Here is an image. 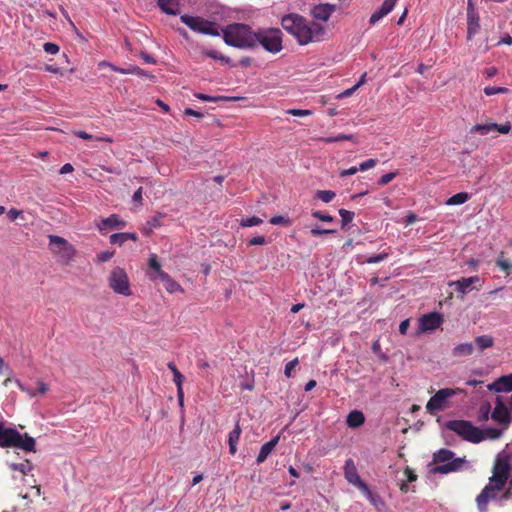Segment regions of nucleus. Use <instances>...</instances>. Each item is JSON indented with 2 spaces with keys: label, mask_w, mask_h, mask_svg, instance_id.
<instances>
[{
  "label": "nucleus",
  "mask_w": 512,
  "mask_h": 512,
  "mask_svg": "<svg viewBox=\"0 0 512 512\" xmlns=\"http://www.w3.org/2000/svg\"><path fill=\"white\" fill-rule=\"evenodd\" d=\"M266 242L264 236H256L248 240V245H264Z\"/></svg>",
  "instance_id": "e2e57ef3"
},
{
  "label": "nucleus",
  "mask_w": 512,
  "mask_h": 512,
  "mask_svg": "<svg viewBox=\"0 0 512 512\" xmlns=\"http://www.w3.org/2000/svg\"><path fill=\"white\" fill-rule=\"evenodd\" d=\"M511 130V124L506 122L504 124H497L493 122H487L485 124H476L474 125L470 132L478 133L480 135H487L491 132H499L501 134H507Z\"/></svg>",
  "instance_id": "4468645a"
},
{
  "label": "nucleus",
  "mask_w": 512,
  "mask_h": 512,
  "mask_svg": "<svg viewBox=\"0 0 512 512\" xmlns=\"http://www.w3.org/2000/svg\"><path fill=\"white\" fill-rule=\"evenodd\" d=\"M397 176V172H389L387 174H384L380 177L378 184L380 186L387 185L390 183L395 177Z\"/></svg>",
  "instance_id": "49530a36"
},
{
  "label": "nucleus",
  "mask_w": 512,
  "mask_h": 512,
  "mask_svg": "<svg viewBox=\"0 0 512 512\" xmlns=\"http://www.w3.org/2000/svg\"><path fill=\"white\" fill-rule=\"evenodd\" d=\"M384 16H386V15L379 9L371 15L369 22H370V24H375Z\"/></svg>",
  "instance_id": "680f3d73"
},
{
  "label": "nucleus",
  "mask_w": 512,
  "mask_h": 512,
  "mask_svg": "<svg viewBox=\"0 0 512 512\" xmlns=\"http://www.w3.org/2000/svg\"><path fill=\"white\" fill-rule=\"evenodd\" d=\"M354 137L352 134H339L335 137H321L319 141L323 143H333L338 141H353Z\"/></svg>",
  "instance_id": "473e14b6"
},
{
  "label": "nucleus",
  "mask_w": 512,
  "mask_h": 512,
  "mask_svg": "<svg viewBox=\"0 0 512 512\" xmlns=\"http://www.w3.org/2000/svg\"><path fill=\"white\" fill-rule=\"evenodd\" d=\"M396 2H397V0H385V1L383 2V4L381 5L380 10H381L385 15H387V14H389V13L393 10V8H394V6H395Z\"/></svg>",
  "instance_id": "a18cd8bd"
},
{
  "label": "nucleus",
  "mask_w": 512,
  "mask_h": 512,
  "mask_svg": "<svg viewBox=\"0 0 512 512\" xmlns=\"http://www.w3.org/2000/svg\"><path fill=\"white\" fill-rule=\"evenodd\" d=\"M461 392L460 389L443 388L438 390L427 402L426 409L430 413L443 410L447 398Z\"/></svg>",
  "instance_id": "9b49d317"
},
{
  "label": "nucleus",
  "mask_w": 512,
  "mask_h": 512,
  "mask_svg": "<svg viewBox=\"0 0 512 512\" xmlns=\"http://www.w3.org/2000/svg\"><path fill=\"white\" fill-rule=\"evenodd\" d=\"M142 187H139L133 194L132 196V201L137 204V205H142V201H143V198H142Z\"/></svg>",
  "instance_id": "4d7b16f0"
},
{
  "label": "nucleus",
  "mask_w": 512,
  "mask_h": 512,
  "mask_svg": "<svg viewBox=\"0 0 512 512\" xmlns=\"http://www.w3.org/2000/svg\"><path fill=\"white\" fill-rule=\"evenodd\" d=\"M23 214V211L22 210H18L16 208H11L8 212H7V216L8 218L10 219V221H15L19 216H21Z\"/></svg>",
  "instance_id": "13d9d810"
},
{
  "label": "nucleus",
  "mask_w": 512,
  "mask_h": 512,
  "mask_svg": "<svg viewBox=\"0 0 512 512\" xmlns=\"http://www.w3.org/2000/svg\"><path fill=\"white\" fill-rule=\"evenodd\" d=\"M491 417L494 421L501 424H508L510 422V414L508 409L500 399H497V403Z\"/></svg>",
  "instance_id": "6ab92c4d"
},
{
  "label": "nucleus",
  "mask_w": 512,
  "mask_h": 512,
  "mask_svg": "<svg viewBox=\"0 0 512 512\" xmlns=\"http://www.w3.org/2000/svg\"><path fill=\"white\" fill-rule=\"evenodd\" d=\"M45 52L49 54H57L59 52V46L52 42H46L43 46Z\"/></svg>",
  "instance_id": "603ef678"
},
{
  "label": "nucleus",
  "mask_w": 512,
  "mask_h": 512,
  "mask_svg": "<svg viewBox=\"0 0 512 512\" xmlns=\"http://www.w3.org/2000/svg\"><path fill=\"white\" fill-rule=\"evenodd\" d=\"M109 287L116 293L123 296L132 295L130 281L124 268L115 267L108 277Z\"/></svg>",
  "instance_id": "1a4fd4ad"
},
{
  "label": "nucleus",
  "mask_w": 512,
  "mask_h": 512,
  "mask_svg": "<svg viewBox=\"0 0 512 512\" xmlns=\"http://www.w3.org/2000/svg\"><path fill=\"white\" fill-rule=\"evenodd\" d=\"M312 216L324 222H332L334 220L333 216L324 214L321 211H313Z\"/></svg>",
  "instance_id": "8fccbe9b"
},
{
  "label": "nucleus",
  "mask_w": 512,
  "mask_h": 512,
  "mask_svg": "<svg viewBox=\"0 0 512 512\" xmlns=\"http://www.w3.org/2000/svg\"><path fill=\"white\" fill-rule=\"evenodd\" d=\"M162 218V215L161 214H158V215H155L153 217H151L148 221H147V224L151 227V228H157V227H160L161 226V222H160V219Z\"/></svg>",
  "instance_id": "6e6d98bb"
},
{
  "label": "nucleus",
  "mask_w": 512,
  "mask_h": 512,
  "mask_svg": "<svg viewBox=\"0 0 512 512\" xmlns=\"http://www.w3.org/2000/svg\"><path fill=\"white\" fill-rule=\"evenodd\" d=\"M298 363V358H295L285 365L284 374L286 377L290 378L292 376V371L296 368Z\"/></svg>",
  "instance_id": "37998d69"
},
{
  "label": "nucleus",
  "mask_w": 512,
  "mask_h": 512,
  "mask_svg": "<svg viewBox=\"0 0 512 512\" xmlns=\"http://www.w3.org/2000/svg\"><path fill=\"white\" fill-rule=\"evenodd\" d=\"M446 428L453 431L463 440L471 443H480L484 440L483 430L474 426L467 420H449L445 424Z\"/></svg>",
  "instance_id": "20e7f679"
},
{
  "label": "nucleus",
  "mask_w": 512,
  "mask_h": 512,
  "mask_svg": "<svg viewBox=\"0 0 512 512\" xmlns=\"http://www.w3.org/2000/svg\"><path fill=\"white\" fill-rule=\"evenodd\" d=\"M114 256V251H102L97 255V261L99 263H104L108 260H110Z\"/></svg>",
  "instance_id": "09e8293b"
},
{
  "label": "nucleus",
  "mask_w": 512,
  "mask_h": 512,
  "mask_svg": "<svg viewBox=\"0 0 512 512\" xmlns=\"http://www.w3.org/2000/svg\"><path fill=\"white\" fill-rule=\"evenodd\" d=\"M269 222L272 225H283V226H290L292 224V221L288 217H284L281 215H276V216L271 217Z\"/></svg>",
  "instance_id": "4c0bfd02"
},
{
  "label": "nucleus",
  "mask_w": 512,
  "mask_h": 512,
  "mask_svg": "<svg viewBox=\"0 0 512 512\" xmlns=\"http://www.w3.org/2000/svg\"><path fill=\"white\" fill-rule=\"evenodd\" d=\"M474 346L472 343H462L454 347L452 354L454 357L469 356L473 353Z\"/></svg>",
  "instance_id": "bb28decb"
},
{
  "label": "nucleus",
  "mask_w": 512,
  "mask_h": 512,
  "mask_svg": "<svg viewBox=\"0 0 512 512\" xmlns=\"http://www.w3.org/2000/svg\"><path fill=\"white\" fill-rule=\"evenodd\" d=\"M480 278L479 276H472L467 278H461L457 280L456 282H452L451 285H456L458 292L462 294L468 293L472 288L471 286L473 284L479 283Z\"/></svg>",
  "instance_id": "412c9836"
},
{
  "label": "nucleus",
  "mask_w": 512,
  "mask_h": 512,
  "mask_svg": "<svg viewBox=\"0 0 512 512\" xmlns=\"http://www.w3.org/2000/svg\"><path fill=\"white\" fill-rule=\"evenodd\" d=\"M336 194L331 190H318L315 197L324 203H329L335 198Z\"/></svg>",
  "instance_id": "f704fd0d"
},
{
  "label": "nucleus",
  "mask_w": 512,
  "mask_h": 512,
  "mask_svg": "<svg viewBox=\"0 0 512 512\" xmlns=\"http://www.w3.org/2000/svg\"><path fill=\"white\" fill-rule=\"evenodd\" d=\"M180 19L194 32L210 36H219L220 31L224 34V28H221L217 23L206 20L202 17L184 14Z\"/></svg>",
  "instance_id": "423d86ee"
},
{
  "label": "nucleus",
  "mask_w": 512,
  "mask_h": 512,
  "mask_svg": "<svg viewBox=\"0 0 512 512\" xmlns=\"http://www.w3.org/2000/svg\"><path fill=\"white\" fill-rule=\"evenodd\" d=\"M0 447H15L26 452L36 451V441L25 433L22 435L15 428H7L0 423Z\"/></svg>",
  "instance_id": "f03ea898"
},
{
  "label": "nucleus",
  "mask_w": 512,
  "mask_h": 512,
  "mask_svg": "<svg viewBox=\"0 0 512 512\" xmlns=\"http://www.w3.org/2000/svg\"><path fill=\"white\" fill-rule=\"evenodd\" d=\"M49 249L57 255L60 260L68 264L74 260L77 251L65 238L58 235H49Z\"/></svg>",
  "instance_id": "6e6552de"
},
{
  "label": "nucleus",
  "mask_w": 512,
  "mask_h": 512,
  "mask_svg": "<svg viewBox=\"0 0 512 512\" xmlns=\"http://www.w3.org/2000/svg\"><path fill=\"white\" fill-rule=\"evenodd\" d=\"M10 468L13 471H19L22 474L26 475L28 472H30L33 469V465L29 460H26L23 463H12V464H10Z\"/></svg>",
  "instance_id": "2f4dec72"
},
{
  "label": "nucleus",
  "mask_w": 512,
  "mask_h": 512,
  "mask_svg": "<svg viewBox=\"0 0 512 512\" xmlns=\"http://www.w3.org/2000/svg\"><path fill=\"white\" fill-rule=\"evenodd\" d=\"M365 422V416L361 411H351L346 418V423L350 428H358Z\"/></svg>",
  "instance_id": "b1692460"
},
{
  "label": "nucleus",
  "mask_w": 512,
  "mask_h": 512,
  "mask_svg": "<svg viewBox=\"0 0 512 512\" xmlns=\"http://www.w3.org/2000/svg\"><path fill=\"white\" fill-rule=\"evenodd\" d=\"M148 266L154 271L155 275H150V278L152 280H155L156 279V276L159 278L160 277V273L161 272H164L162 269H161V264L160 262L158 261V256L154 253L150 254L149 256V259H148Z\"/></svg>",
  "instance_id": "c85d7f7f"
},
{
  "label": "nucleus",
  "mask_w": 512,
  "mask_h": 512,
  "mask_svg": "<svg viewBox=\"0 0 512 512\" xmlns=\"http://www.w3.org/2000/svg\"><path fill=\"white\" fill-rule=\"evenodd\" d=\"M127 222L120 219L118 214H111L107 218H103L97 227L100 231L104 229H123L126 227Z\"/></svg>",
  "instance_id": "f3484780"
},
{
  "label": "nucleus",
  "mask_w": 512,
  "mask_h": 512,
  "mask_svg": "<svg viewBox=\"0 0 512 512\" xmlns=\"http://www.w3.org/2000/svg\"><path fill=\"white\" fill-rule=\"evenodd\" d=\"M389 255H390L389 251H384L378 255L368 257L366 260L363 261V263H368V264L379 263V262L385 260L386 258H388Z\"/></svg>",
  "instance_id": "58836bf2"
},
{
  "label": "nucleus",
  "mask_w": 512,
  "mask_h": 512,
  "mask_svg": "<svg viewBox=\"0 0 512 512\" xmlns=\"http://www.w3.org/2000/svg\"><path fill=\"white\" fill-rule=\"evenodd\" d=\"M483 433H484V439L485 438L497 439L501 436L502 431L497 428H487L486 430L483 431Z\"/></svg>",
  "instance_id": "79ce46f5"
},
{
  "label": "nucleus",
  "mask_w": 512,
  "mask_h": 512,
  "mask_svg": "<svg viewBox=\"0 0 512 512\" xmlns=\"http://www.w3.org/2000/svg\"><path fill=\"white\" fill-rule=\"evenodd\" d=\"M159 279L164 283V287L169 293H174L182 290L181 286L175 280H173L166 272H161Z\"/></svg>",
  "instance_id": "a878e982"
},
{
  "label": "nucleus",
  "mask_w": 512,
  "mask_h": 512,
  "mask_svg": "<svg viewBox=\"0 0 512 512\" xmlns=\"http://www.w3.org/2000/svg\"><path fill=\"white\" fill-rule=\"evenodd\" d=\"M278 441H279V436H276L261 446L259 454L256 459L257 463H263L267 459L269 454L273 451V449L277 445Z\"/></svg>",
  "instance_id": "4be33fe9"
},
{
  "label": "nucleus",
  "mask_w": 512,
  "mask_h": 512,
  "mask_svg": "<svg viewBox=\"0 0 512 512\" xmlns=\"http://www.w3.org/2000/svg\"><path fill=\"white\" fill-rule=\"evenodd\" d=\"M481 416H480V420L481 421H486L488 420V417H489V413H490V406L488 404L486 405H483L481 406Z\"/></svg>",
  "instance_id": "69168bd1"
},
{
  "label": "nucleus",
  "mask_w": 512,
  "mask_h": 512,
  "mask_svg": "<svg viewBox=\"0 0 512 512\" xmlns=\"http://www.w3.org/2000/svg\"><path fill=\"white\" fill-rule=\"evenodd\" d=\"M443 321V316L440 313L431 312L425 314L418 319V332H433L442 325Z\"/></svg>",
  "instance_id": "f8f14e48"
},
{
  "label": "nucleus",
  "mask_w": 512,
  "mask_h": 512,
  "mask_svg": "<svg viewBox=\"0 0 512 512\" xmlns=\"http://www.w3.org/2000/svg\"><path fill=\"white\" fill-rule=\"evenodd\" d=\"M335 9V5L329 3L319 4L313 7L312 15L314 18L318 20L327 21L332 15V13L335 11Z\"/></svg>",
  "instance_id": "aec40b11"
},
{
  "label": "nucleus",
  "mask_w": 512,
  "mask_h": 512,
  "mask_svg": "<svg viewBox=\"0 0 512 512\" xmlns=\"http://www.w3.org/2000/svg\"><path fill=\"white\" fill-rule=\"evenodd\" d=\"M339 215L341 216V222H342V227L343 228L347 224L352 222V220L354 219V216H355L354 212L346 210V209H340L339 210Z\"/></svg>",
  "instance_id": "e433bc0d"
},
{
  "label": "nucleus",
  "mask_w": 512,
  "mask_h": 512,
  "mask_svg": "<svg viewBox=\"0 0 512 512\" xmlns=\"http://www.w3.org/2000/svg\"><path fill=\"white\" fill-rule=\"evenodd\" d=\"M262 223V219L256 216L242 219L240 224L243 227H252Z\"/></svg>",
  "instance_id": "a19ab883"
},
{
  "label": "nucleus",
  "mask_w": 512,
  "mask_h": 512,
  "mask_svg": "<svg viewBox=\"0 0 512 512\" xmlns=\"http://www.w3.org/2000/svg\"><path fill=\"white\" fill-rule=\"evenodd\" d=\"M404 474L406 475L407 480H408L409 482L416 481V479H417V475H416V474L414 473V471H413L411 468H409V467H407V468L405 469Z\"/></svg>",
  "instance_id": "338daca9"
},
{
  "label": "nucleus",
  "mask_w": 512,
  "mask_h": 512,
  "mask_svg": "<svg viewBox=\"0 0 512 512\" xmlns=\"http://www.w3.org/2000/svg\"><path fill=\"white\" fill-rule=\"evenodd\" d=\"M168 369L173 374V381L177 388L183 387V383L185 381V376L178 370L174 362H168L167 363Z\"/></svg>",
  "instance_id": "cd10ccee"
},
{
  "label": "nucleus",
  "mask_w": 512,
  "mask_h": 512,
  "mask_svg": "<svg viewBox=\"0 0 512 512\" xmlns=\"http://www.w3.org/2000/svg\"><path fill=\"white\" fill-rule=\"evenodd\" d=\"M196 97L203 101H224V95L210 96L208 94L199 93Z\"/></svg>",
  "instance_id": "de8ad7c7"
},
{
  "label": "nucleus",
  "mask_w": 512,
  "mask_h": 512,
  "mask_svg": "<svg viewBox=\"0 0 512 512\" xmlns=\"http://www.w3.org/2000/svg\"><path fill=\"white\" fill-rule=\"evenodd\" d=\"M344 477L348 483L354 485L359 490H366L367 484L361 479L358 474L357 467L353 459H347L344 465Z\"/></svg>",
  "instance_id": "ddd939ff"
},
{
  "label": "nucleus",
  "mask_w": 512,
  "mask_h": 512,
  "mask_svg": "<svg viewBox=\"0 0 512 512\" xmlns=\"http://www.w3.org/2000/svg\"><path fill=\"white\" fill-rule=\"evenodd\" d=\"M496 263L497 266H499L504 271H508L512 268V262L507 260L498 259Z\"/></svg>",
  "instance_id": "0e129e2a"
},
{
  "label": "nucleus",
  "mask_w": 512,
  "mask_h": 512,
  "mask_svg": "<svg viewBox=\"0 0 512 512\" xmlns=\"http://www.w3.org/2000/svg\"><path fill=\"white\" fill-rule=\"evenodd\" d=\"M469 199V194L466 192H459L451 196L447 201V205H461Z\"/></svg>",
  "instance_id": "7c9ffc66"
},
{
  "label": "nucleus",
  "mask_w": 512,
  "mask_h": 512,
  "mask_svg": "<svg viewBox=\"0 0 512 512\" xmlns=\"http://www.w3.org/2000/svg\"><path fill=\"white\" fill-rule=\"evenodd\" d=\"M204 54L206 56L210 57V58L224 61V56L220 52H218V51L207 50V51L204 52Z\"/></svg>",
  "instance_id": "bf43d9fd"
},
{
  "label": "nucleus",
  "mask_w": 512,
  "mask_h": 512,
  "mask_svg": "<svg viewBox=\"0 0 512 512\" xmlns=\"http://www.w3.org/2000/svg\"><path fill=\"white\" fill-rule=\"evenodd\" d=\"M359 170V167H356V166H353L349 169H343L340 171L339 175L340 177H346V176H350V175H354L356 174Z\"/></svg>",
  "instance_id": "052dcab7"
},
{
  "label": "nucleus",
  "mask_w": 512,
  "mask_h": 512,
  "mask_svg": "<svg viewBox=\"0 0 512 512\" xmlns=\"http://www.w3.org/2000/svg\"><path fill=\"white\" fill-rule=\"evenodd\" d=\"M494 344V339L490 335H482L478 336L475 339V345L479 351H483L487 348L492 347Z\"/></svg>",
  "instance_id": "c756f323"
},
{
  "label": "nucleus",
  "mask_w": 512,
  "mask_h": 512,
  "mask_svg": "<svg viewBox=\"0 0 512 512\" xmlns=\"http://www.w3.org/2000/svg\"><path fill=\"white\" fill-rule=\"evenodd\" d=\"M509 90L505 87H495V86H487L484 88V93L487 96H492L495 94H505Z\"/></svg>",
  "instance_id": "ea45409f"
},
{
  "label": "nucleus",
  "mask_w": 512,
  "mask_h": 512,
  "mask_svg": "<svg viewBox=\"0 0 512 512\" xmlns=\"http://www.w3.org/2000/svg\"><path fill=\"white\" fill-rule=\"evenodd\" d=\"M505 485L493 482L489 478V483L482 489L476 498V503L480 512H486L488 503L496 499L497 495L503 491Z\"/></svg>",
  "instance_id": "9d476101"
},
{
  "label": "nucleus",
  "mask_w": 512,
  "mask_h": 512,
  "mask_svg": "<svg viewBox=\"0 0 512 512\" xmlns=\"http://www.w3.org/2000/svg\"><path fill=\"white\" fill-rule=\"evenodd\" d=\"M282 27L293 35L299 44L305 45L312 41H321L324 39L325 29L322 25L315 22H308L304 17L298 14L285 15L281 20Z\"/></svg>",
  "instance_id": "f257e3e1"
},
{
  "label": "nucleus",
  "mask_w": 512,
  "mask_h": 512,
  "mask_svg": "<svg viewBox=\"0 0 512 512\" xmlns=\"http://www.w3.org/2000/svg\"><path fill=\"white\" fill-rule=\"evenodd\" d=\"M487 388L490 391L510 392L512 391V374L499 377L496 381L489 384Z\"/></svg>",
  "instance_id": "a211bd4d"
},
{
  "label": "nucleus",
  "mask_w": 512,
  "mask_h": 512,
  "mask_svg": "<svg viewBox=\"0 0 512 512\" xmlns=\"http://www.w3.org/2000/svg\"><path fill=\"white\" fill-rule=\"evenodd\" d=\"M240 428L238 426H236V428L230 432L229 434V447H230V452L232 454L235 453L236 451V442L237 440L239 439V436H240Z\"/></svg>",
  "instance_id": "c9c22d12"
},
{
  "label": "nucleus",
  "mask_w": 512,
  "mask_h": 512,
  "mask_svg": "<svg viewBox=\"0 0 512 512\" xmlns=\"http://www.w3.org/2000/svg\"><path fill=\"white\" fill-rule=\"evenodd\" d=\"M255 45L261 44L265 50L277 53L282 49V32L279 29L271 28L255 32Z\"/></svg>",
  "instance_id": "0eeeda50"
},
{
  "label": "nucleus",
  "mask_w": 512,
  "mask_h": 512,
  "mask_svg": "<svg viewBox=\"0 0 512 512\" xmlns=\"http://www.w3.org/2000/svg\"><path fill=\"white\" fill-rule=\"evenodd\" d=\"M377 164V160L376 159H373V158H370L364 162H362L360 165H359V170L360 171H366L368 169H371L373 167H375Z\"/></svg>",
  "instance_id": "3c124183"
},
{
  "label": "nucleus",
  "mask_w": 512,
  "mask_h": 512,
  "mask_svg": "<svg viewBox=\"0 0 512 512\" xmlns=\"http://www.w3.org/2000/svg\"><path fill=\"white\" fill-rule=\"evenodd\" d=\"M410 326V321L409 319H405L403 320L400 325H399V332L402 334V335H405L407 333V330Z\"/></svg>",
  "instance_id": "774afa93"
},
{
  "label": "nucleus",
  "mask_w": 512,
  "mask_h": 512,
  "mask_svg": "<svg viewBox=\"0 0 512 512\" xmlns=\"http://www.w3.org/2000/svg\"><path fill=\"white\" fill-rule=\"evenodd\" d=\"M255 32L245 24H231L226 26V44L244 48L255 46Z\"/></svg>",
  "instance_id": "7ed1b4c3"
},
{
  "label": "nucleus",
  "mask_w": 512,
  "mask_h": 512,
  "mask_svg": "<svg viewBox=\"0 0 512 512\" xmlns=\"http://www.w3.org/2000/svg\"><path fill=\"white\" fill-rule=\"evenodd\" d=\"M360 491L366 496V498L370 501L371 504H373V505L377 504V500L379 499V497L374 495L368 486H367L366 490H360Z\"/></svg>",
  "instance_id": "864d4df0"
},
{
  "label": "nucleus",
  "mask_w": 512,
  "mask_h": 512,
  "mask_svg": "<svg viewBox=\"0 0 512 512\" xmlns=\"http://www.w3.org/2000/svg\"><path fill=\"white\" fill-rule=\"evenodd\" d=\"M127 74H133V75H137L139 77H146V78H150V79L155 78V76L153 74H151L135 65H130L127 68Z\"/></svg>",
  "instance_id": "72a5a7b5"
},
{
  "label": "nucleus",
  "mask_w": 512,
  "mask_h": 512,
  "mask_svg": "<svg viewBox=\"0 0 512 512\" xmlns=\"http://www.w3.org/2000/svg\"><path fill=\"white\" fill-rule=\"evenodd\" d=\"M336 231L333 230V229H321L319 227H315V228H312L310 233L313 235V236H320V235H324V234H332V233H335Z\"/></svg>",
  "instance_id": "5fc2aeb1"
},
{
  "label": "nucleus",
  "mask_w": 512,
  "mask_h": 512,
  "mask_svg": "<svg viewBox=\"0 0 512 512\" xmlns=\"http://www.w3.org/2000/svg\"><path fill=\"white\" fill-rule=\"evenodd\" d=\"M479 25V16L474 11L472 4L469 3L467 9V39L471 40L473 36L478 31Z\"/></svg>",
  "instance_id": "dca6fc26"
},
{
  "label": "nucleus",
  "mask_w": 512,
  "mask_h": 512,
  "mask_svg": "<svg viewBox=\"0 0 512 512\" xmlns=\"http://www.w3.org/2000/svg\"><path fill=\"white\" fill-rule=\"evenodd\" d=\"M511 472V465L507 460L497 459L493 466V475L490 477L493 482L506 485Z\"/></svg>",
  "instance_id": "2eb2a0df"
},
{
  "label": "nucleus",
  "mask_w": 512,
  "mask_h": 512,
  "mask_svg": "<svg viewBox=\"0 0 512 512\" xmlns=\"http://www.w3.org/2000/svg\"><path fill=\"white\" fill-rule=\"evenodd\" d=\"M435 463H444L437 465L432 469L434 473L448 474L459 471L466 460L464 458H454V452L448 449H440L433 455Z\"/></svg>",
  "instance_id": "39448f33"
},
{
  "label": "nucleus",
  "mask_w": 512,
  "mask_h": 512,
  "mask_svg": "<svg viewBox=\"0 0 512 512\" xmlns=\"http://www.w3.org/2000/svg\"><path fill=\"white\" fill-rule=\"evenodd\" d=\"M287 113L296 117H305L312 115V111L308 109H289Z\"/></svg>",
  "instance_id": "c03bdc74"
},
{
  "label": "nucleus",
  "mask_w": 512,
  "mask_h": 512,
  "mask_svg": "<svg viewBox=\"0 0 512 512\" xmlns=\"http://www.w3.org/2000/svg\"><path fill=\"white\" fill-rule=\"evenodd\" d=\"M111 244H124L127 240L137 241L138 236L136 233L131 232H120V233H114L110 235L109 237Z\"/></svg>",
  "instance_id": "393cba45"
},
{
  "label": "nucleus",
  "mask_w": 512,
  "mask_h": 512,
  "mask_svg": "<svg viewBox=\"0 0 512 512\" xmlns=\"http://www.w3.org/2000/svg\"><path fill=\"white\" fill-rule=\"evenodd\" d=\"M157 5L166 15L176 16L180 13L177 0H157Z\"/></svg>",
  "instance_id": "5701e85b"
}]
</instances>
